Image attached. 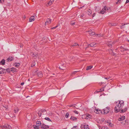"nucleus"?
Instances as JSON below:
<instances>
[{
  "instance_id": "f257e3e1",
  "label": "nucleus",
  "mask_w": 129,
  "mask_h": 129,
  "mask_svg": "<svg viewBox=\"0 0 129 129\" xmlns=\"http://www.w3.org/2000/svg\"><path fill=\"white\" fill-rule=\"evenodd\" d=\"M116 106L115 107L114 109L115 112L117 113L120 111V113H123L125 112L127 109L126 108L124 109H122L124 106V102L123 101H119L116 102Z\"/></svg>"
},
{
  "instance_id": "f03ea898",
  "label": "nucleus",
  "mask_w": 129,
  "mask_h": 129,
  "mask_svg": "<svg viewBox=\"0 0 129 129\" xmlns=\"http://www.w3.org/2000/svg\"><path fill=\"white\" fill-rule=\"evenodd\" d=\"M31 56L35 59H39V55L36 52H31Z\"/></svg>"
},
{
  "instance_id": "7ed1b4c3",
  "label": "nucleus",
  "mask_w": 129,
  "mask_h": 129,
  "mask_svg": "<svg viewBox=\"0 0 129 129\" xmlns=\"http://www.w3.org/2000/svg\"><path fill=\"white\" fill-rule=\"evenodd\" d=\"M2 129H11V126L8 124H5L4 125H2L1 126Z\"/></svg>"
},
{
  "instance_id": "20e7f679",
  "label": "nucleus",
  "mask_w": 129,
  "mask_h": 129,
  "mask_svg": "<svg viewBox=\"0 0 129 129\" xmlns=\"http://www.w3.org/2000/svg\"><path fill=\"white\" fill-rule=\"evenodd\" d=\"M60 66L59 67V69L62 70H64V69L66 67L64 64L61 63H60Z\"/></svg>"
},
{
  "instance_id": "39448f33",
  "label": "nucleus",
  "mask_w": 129,
  "mask_h": 129,
  "mask_svg": "<svg viewBox=\"0 0 129 129\" xmlns=\"http://www.w3.org/2000/svg\"><path fill=\"white\" fill-rule=\"evenodd\" d=\"M104 114H107L110 111L109 108L108 107H107L104 109Z\"/></svg>"
},
{
  "instance_id": "423d86ee",
  "label": "nucleus",
  "mask_w": 129,
  "mask_h": 129,
  "mask_svg": "<svg viewBox=\"0 0 129 129\" xmlns=\"http://www.w3.org/2000/svg\"><path fill=\"white\" fill-rule=\"evenodd\" d=\"M105 124H107V125L110 126H113V124H111L110 120H108L105 121Z\"/></svg>"
},
{
  "instance_id": "0eeeda50",
  "label": "nucleus",
  "mask_w": 129,
  "mask_h": 129,
  "mask_svg": "<svg viewBox=\"0 0 129 129\" xmlns=\"http://www.w3.org/2000/svg\"><path fill=\"white\" fill-rule=\"evenodd\" d=\"M107 8V7L105 6L104 8L102 9V10L100 11V13L103 14H104L105 12V11L106 10Z\"/></svg>"
},
{
  "instance_id": "6e6552de",
  "label": "nucleus",
  "mask_w": 129,
  "mask_h": 129,
  "mask_svg": "<svg viewBox=\"0 0 129 129\" xmlns=\"http://www.w3.org/2000/svg\"><path fill=\"white\" fill-rule=\"evenodd\" d=\"M36 124L38 125V126H35V127L34 128L35 129H36V128H39V126L41 124V122L39 121H37L36 122Z\"/></svg>"
},
{
  "instance_id": "1a4fd4ad",
  "label": "nucleus",
  "mask_w": 129,
  "mask_h": 129,
  "mask_svg": "<svg viewBox=\"0 0 129 129\" xmlns=\"http://www.w3.org/2000/svg\"><path fill=\"white\" fill-rule=\"evenodd\" d=\"M83 116H84L86 119H88L89 118H91L92 117L91 115L88 114H86L85 115H83Z\"/></svg>"
},
{
  "instance_id": "9d476101",
  "label": "nucleus",
  "mask_w": 129,
  "mask_h": 129,
  "mask_svg": "<svg viewBox=\"0 0 129 129\" xmlns=\"http://www.w3.org/2000/svg\"><path fill=\"white\" fill-rule=\"evenodd\" d=\"M51 19L49 18L47 19L46 22L45 23V25L51 23Z\"/></svg>"
},
{
  "instance_id": "9b49d317",
  "label": "nucleus",
  "mask_w": 129,
  "mask_h": 129,
  "mask_svg": "<svg viewBox=\"0 0 129 129\" xmlns=\"http://www.w3.org/2000/svg\"><path fill=\"white\" fill-rule=\"evenodd\" d=\"M94 112L96 114H99L101 113V111L99 109H96V108L94 109Z\"/></svg>"
},
{
  "instance_id": "f8f14e48",
  "label": "nucleus",
  "mask_w": 129,
  "mask_h": 129,
  "mask_svg": "<svg viewBox=\"0 0 129 129\" xmlns=\"http://www.w3.org/2000/svg\"><path fill=\"white\" fill-rule=\"evenodd\" d=\"M41 127L42 128L46 129L47 128H48L49 126L48 125H46L44 124H42L41 125Z\"/></svg>"
},
{
  "instance_id": "ddd939ff",
  "label": "nucleus",
  "mask_w": 129,
  "mask_h": 129,
  "mask_svg": "<svg viewBox=\"0 0 129 129\" xmlns=\"http://www.w3.org/2000/svg\"><path fill=\"white\" fill-rule=\"evenodd\" d=\"M34 16H33L29 18V22H31L34 21Z\"/></svg>"
},
{
  "instance_id": "4468645a",
  "label": "nucleus",
  "mask_w": 129,
  "mask_h": 129,
  "mask_svg": "<svg viewBox=\"0 0 129 129\" xmlns=\"http://www.w3.org/2000/svg\"><path fill=\"white\" fill-rule=\"evenodd\" d=\"M120 51H123L124 50H128V49L125 48L123 47L122 46H121L120 47Z\"/></svg>"
},
{
  "instance_id": "2eb2a0df",
  "label": "nucleus",
  "mask_w": 129,
  "mask_h": 129,
  "mask_svg": "<svg viewBox=\"0 0 129 129\" xmlns=\"http://www.w3.org/2000/svg\"><path fill=\"white\" fill-rule=\"evenodd\" d=\"M70 119L72 120L75 121H76L77 120V118L76 117L73 116H72L70 118Z\"/></svg>"
},
{
  "instance_id": "dca6fc26",
  "label": "nucleus",
  "mask_w": 129,
  "mask_h": 129,
  "mask_svg": "<svg viewBox=\"0 0 129 129\" xmlns=\"http://www.w3.org/2000/svg\"><path fill=\"white\" fill-rule=\"evenodd\" d=\"M125 118V117L124 116H122L120 118L118 119V120L119 121H122L124 120Z\"/></svg>"
},
{
  "instance_id": "f3484780",
  "label": "nucleus",
  "mask_w": 129,
  "mask_h": 129,
  "mask_svg": "<svg viewBox=\"0 0 129 129\" xmlns=\"http://www.w3.org/2000/svg\"><path fill=\"white\" fill-rule=\"evenodd\" d=\"M37 75L38 76L40 77H41L42 76L41 72V71L38 72L37 73Z\"/></svg>"
},
{
  "instance_id": "a211bd4d",
  "label": "nucleus",
  "mask_w": 129,
  "mask_h": 129,
  "mask_svg": "<svg viewBox=\"0 0 129 129\" xmlns=\"http://www.w3.org/2000/svg\"><path fill=\"white\" fill-rule=\"evenodd\" d=\"M11 71L13 73H14V72H17L16 69L14 68H11Z\"/></svg>"
},
{
  "instance_id": "6ab92c4d",
  "label": "nucleus",
  "mask_w": 129,
  "mask_h": 129,
  "mask_svg": "<svg viewBox=\"0 0 129 129\" xmlns=\"http://www.w3.org/2000/svg\"><path fill=\"white\" fill-rule=\"evenodd\" d=\"M13 58H14L13 57H10L7 59V60L8 61H10L12 60Z\"/></svg>"
},
{
  "instance_id": "aec40b11",
  "label": "nucleus",
  "mask_w": 129,
  "mask_h": 129,
  "mask_svg": "<svg viewBox=\"0 0 129 129\" xmlns=\"http://www.w3.org/2000/svg\"><path fill=\"white\" fill-rule=\"evenodd\" d=\"M5 60L4 59H3L0 62V64L4 65L5 64Z\"/></svg>"
},
{
  "instance_id": "412c9836",
  "label": "nucleus",
  "mask_w": 129,
  "mask_h": 129,
  "mask_svg": "<svg viewBox=\"0 0 129 129\" xmlns=\"http://www.w3.org/2000/svg\"><path fill=\"white\" fill-rule=\"evenodd\" d=\"M54 1V0H50V1L48 2V5L49 6H50L52 3V2H53Z\"/></svg>"
},
{
  "instance_id": "4be33fe9",
  "label": "nucleus",
  "mask_w": 129,
  "mask_h": 129,
  "mask_svg": "<svg viewBox=\"0 0 129 129\" xmlns=\"http://www.w3.org/2000/svg\"><path fill=\"white\" fill-rule=\"evenodd\" d=\"M19 110V109L17 107H16L15 108H14V111L15 113H17L18 112Z\"/></svg>"
},
{
  "instance_id": "5701e85b",
  "label": "nucleus",
  "mask_w": 129,
  "mask_h": 129,
  "mask_svg": "<svg viewBox=\"0 0 129 129\" xmlns=\"http://www.w3.org/2000/svg\"><path fill=\"white\" fill-rule=\"evenodd\" d=\"M92 67L93 66H89L87 67L86 69V70H88L91 69L92 68Z\"/></svg>"
},
{
  "instance_id": "b1692460",
  "label": "nucleus",
  "mask_w": 129,
  "mask_h": 129,
  "mask_svg": "<svg viewBox=\"0 0 129 129\" xmlns=\"http://www.w3.org/2000/svg\"><path fill=\"white\" fill-rule=\"evenodd\" d=\"M76 22L74 21H71L70 22L71 24L72 25H74L75 24Z\"/></svg>"
},
{
  "instance_id": "393cba45",
  "label": "nucleus",
  "mask_w": 129,
  "mask_h": 129,
  "mask_svg": "<svg viewBox=\"0 0 129 129\" xmlns=\"http://www.w3.org/2000/svg\"><path fill=\"white\" fill-rule=\"evenodd\" d=\"M96 44V43H91L90 44H89L88 45V46H90L92 47L94 46V45H95Z\"/></svg>"
},
{
  "instance_id": "a878e982",
  "label": "nucleus",
  "mask_w": 129,
  "mask_h": 129,
  "mask_svg": "<svg viewBox=\"0 0 129 129\" xmlns=\"http://www.w3.org/2000/svg\"><path fill=\"white\" fill-rule=\"evenodd\" d=\"M86 125L85 124H82L81 126V128L82 129H84V127H86Z\"/></svg>"
},
{
  "instance_id": "bb28decb",
  "label": "nucleus",
  "mask_w": 129,
  "mask_h": 129,
  "mask_svg": "<svg viewBox=\"0 0 129 129\" xmlns=\"http://www.w3.org/2000/svg\"><path fill=\"white\" fill-rule=\"evenodd\" d=\"M20 64L19 63H15L14 64V65L16 67L19 66L20 65Z\"/></svg>"
},
{
  "instance_id": "cd10ccee",
  "label": "nucleus",
  "mask_w": 129,
  "mask_h": 129,
  "mask_svg": "<svg viewBox=\"0 0 129 129\" xmlns=\"http://www.w3.org/2000/svg\"><path fill=\"white\" fill-rule=\"evenodd\" d=\"M99 129H107V127L106 126H102V127H99Z\"/></svg>"
},
{
  "instance_id": "c85d7f7f",
  "label": "nucleus",
  "mask_w": 129,
  "mask_h": 129,
  "mask_svg": "<svg viewBox=\"0 0 129 129\" xmlns=\"http://www.w3.org/2000/svg\"><path fill=\"white\" fill-rule=\"evenodd\" d=\"M0 70H1V72H3V73H5L6 72L5 70V69H3V68L0 67Z\"/></svg>"
},
{
  "instance_id": "c756f323",
  "label": "nucleus",
  "mask_w": 129,
  "mask_h": 129,
  "mask_svg": "<svg viewBox=\"0 0 129 129\" xmlns=\"http://www.w3.org/2000/svg\"><path fill=\"white\" fill-rule=\"evenodd\" d=\"M91 13H92L91 10L90 9H89L88 11V12L87 13V14L88 15H90V14H91Z\"/></svg>"
},
{
  "instance_id": "7c9ffc66",
  "label": "nucleus",
  "mask_w": 129,
  "mask_h": 129,
  "mask_svg": "<svg viewBox=\"0 0 129 129\" xmlns=\"http://www.w3.org/2000/svg\"><path fill=\"white\" fill-rule=\"evenodd\" d=\"M45 119L48 120L49 121L51 122V121L50 120V119L48 117H45Z\"/></svg>"
},
{
  "instance_id": "2f4dec72",
  "label": "nucleus",
  "mask_w": 129,
  "mask_h": 129,
  "mask_svg": "<svg viewBox=\"0 0 129 129\" xmlns=\"http://www.w3.org/2000/svg\"><path fill=\"white\" fill-rule=\"evenodd\" d=\"M69 113H67L66 114V115L65 116V117L66 118H68V116H69Z\"/></svg>"
},
{
  "instance_id": "473e14b6",
  "label": "nucleus",
  "mask_w": 129,
  "mask_h": 129,
  "mask_svg": "<svg viewBox=\"0 0 129 129\" xmlns=\"http://www.w3.org/2000/svg\"><path fill=\"white\" fill-rule=\"evenodd\" d=\"M6 71H7V72L10 73V72L11 71V68H8L7 69H6Z\"/></svg>"
},
{
  "instance_id": "72a5a7b5",
  "label": "nucleus",
  "mask_w": 129,
  "mask_h": 129,
  "mask_svg": "<svg viewBox=\"0 0 129 129\" xmlns=\"http://www.w3.org/2000/svg\"><path fill=\"white\" fill-rule=\"evenodd\" d=\"M79 71H75L71 73V75H72L73 74H76L77 72H78Z\"/></svg>"
},
{
  "instance_id": "f704fd0d",
  "label": "nucleus",
  "mask_w": 129,
  "mask_h": 129,
  "mask_svg": "<svg viewBox=\"0 0 129 129\" xmlns=\"http://www.w3.org/2000/svg\"><path fill=\"white\" fill-rule=\"evenodd\" d=\"M89 34L90 35H93L95 34L94 32H91V33H89Z\"/></svg>"
},
{
  "instance_id": "c9c22d12",
  "label": "nucleus",
  "mask_w": 129,
  "mask_h": 129,
  "mask_svg": "<svg viewBox=\"0 0 129 129\" xmlns=\"http://www.w3.org/2000/svg\"><path fill=\"white\" fill-rule=\"evenodd\" d=\"M103 35L102 34V35H100V34H99V35H98L97 34H95V36H98L99 37H102L103 36Z\"/></svg>"
},
{
  "instance_id": "e433bc0d",
  "label": "nucleus",
  "mask_w": 129,
  "mask_h": 129,
  "mask_svg": "<svg viewBox=\"0 0 129 129\" xmlns=\"http://www.w3.org/2000/svg\"><path fill=\"white\" fill-rule=\"evenodd\" d=\"M104 88H102L100 89L99 90V91H100V92L103 91H104Z\"/></svg>"
},
{
  "instance_id": "4c0bfd02",
  "label": "nucleus",
  "mask_w": 129,
  "mask_h": 129,
  "mask_svg": "<svg viewBox=\"0 0 129 129\" xmlns=\"http://www.w3.org/2000/svg\"><path fill=\"white\" fill-rule=\"evenodd\" d=\"M38 113L39 117H41V116L42 114L41 112H39Z\"/></svg>"
},
{
  "instance_id": "58836bf2",
  "label": "nucleus",
  "mask_w": 129,
  "mask_h": 129,
  "mask_svg": "<svg viewBox=\"0 0 129 129\" xmlns=\"http://www.w3.org/2000/svg\"><path fill=\"white\" fill-rule=\"evenodd\" d=\"M35 62H34L32 65H31V67H33L35 66Z\"/></svg>"
},
{
  "instance_id": "ea45409f",
  "label": "nucleus",
  "mask_w": 129,
  "mask_h": 129,
  "mask_svg": "<svg viewBox=\"0 0 129 129\" xmlns=\"http://www.w3.org/2000/svg\"><path fill=\"white\" fill-rule=\"evenodd\" d=\"M77 126H75L72 128V129H77Z\"/></svg>"
},
{
  "instance_id": "a19ab883",
  "label": "nucleus",
  "mask_w": 129,
  "mask_h": 129,
  "mask_svg": "<svg viewBox=\"0 0 129 129\" xmlns=\"http://www.w3.org/2000/svg\"><path fill=\"white\" fill-rule=\"evenodd\" d=\"M74 112L75 114H78L79 112L75 110L74 111Z\"/></svg>"
},
{
  "instance_id": "79ce46f5",
  "label": "nucleus",
  "mask_w": 129,
  "mask_h": 129,
  "mask_svg": "<svg viewBox=\"0 0 129 129\" xmlns=\"http://www.w3.org/2000/svg\"><path fill=\"white\" fill-rule=\"evenodd\" d=\"M80 17H81V18L83 17L84 16V14H80Z\"/></svg>"
},
{
  "instance_id": "37998d69",
  "label": "nucleus",
  "mask_w": 129,
  "mask_h": 129,
  "mask_svg": "<svg viewBox=\"0 0 129 129\" xmlns=\"http://www.w3.org/2000/svg\"><path fill=\"white\" fill-rule=\"evenodd\" d=\"M75 105H71V106H70V107H73L75 108H76L75 106Z\"/></svg>"
},
{
  "instance_id": "c03bdc74",
  "label": "nucleus",
  "mask_w": 129,
  "mask_h": 129,
  "mask_svg": "<svg viewBox=\"0 0 129 129\" xmlns=\"http://www.w3.org/2000/svg\"><path fill=\"white\" fill-rule=\"evenodd\" d=\"M110 78V77H104V79H109V78Z\"/></svg>"
},
{
  "instance_id": "a18cd8bd",
  "label": "nucleus",
  "mask_w": 129,
  "mask_h": 129,
  "mask_svg": "<svg viewBox=\"0 0 129 129\" xmlns=\"http://www.w3.org/2000/svg\"><path fill=\"white\" fill-rule=\"evenodd\" d=\"M86 128L85 129H89V128L88 127V126L87 125H86Z\"/></svg>"
},
{
  "instance_id": "49530a36",
  "label": "nucleus",
  "mask_w": 129,
  "mask_h": 129,
  "mask_svg": "<svg viewBox=\"0 0 129 129\" xmlns=\"http://www.w3.org/2000/svg\"><path fill=\"white\" fill-rule=\"evenodd\" d=\"M77 45H78V44L75 43L72 46H76Z\"/></svg>"
},
{
  "instance_id": "de8ad7c7",
  "label": "nucleus",
  "mask_w": 129,
  "mask_h": 129,
  "mask_svg": "<svg viewBox=\"0 0 129 129\" xmlns=\"http://www.w3.org/2000/svg\"><path fill=\"white\" fill-rule=\"evenodd\" d=\"M57 27V26L55 27H52L51 28V29H55Z\"/></svg>"
},
{
  "instance_id": "09e8293b",
  "label": "nucleus",
  "mask_w": 129,
  "mask_h": 129,
  "mask_svg": "<svg viewBox=\"0 0 129 129\" xmlns=\"http://www.w3.org/2000/svg\"><path fill=\"white\" fill-rule=\"evenodd\" d=\"M9 115L11 117H13V115H11V113H10L9 114Z\"/></svg>"
},
{
  "instance_id": "8fccbe9b",
  "label": "nucleus",
  "mask_w": 129,
  "mask_h": 129,
  "mask_svg": "<svg viewBox=\"0 0 129 129\" xmlns=\"http://www.w3.org/2000/svg\"><path fill=\"white\" fill-rule=\"evenodd\" d=\"M92 31V30H89L87 31L86 32H88L89 33H91V32Z\"/></svg>"
},
{
  "instance_id": "3c124183",
  "label": "nucleus",
  "mask_w": 129,
  "mask_h": 129,
  "mask_svg": "<svg viewBox=\"0 0 129 129\" xmlns=\"http://www.w3.org/2000/svg\"><path fill=\"white\" fill-rule=\"evenodd\" d=\"M100 92V91H95V92H94V93H97L98 92Z\"/></svg>"
},
{
  "instance_id": "603ef678",
  "label": "nucleus",
  "mask_w": 129,
  "mask_h": 129,
  "mask_svg": "<svg viewBox=\"0 0 129 129\" xmlns=\"http://www.w3.org/2000/svg\"><path fill=\"white\" fill-rule=\"evenodd\" d=\"M125 25V24H124L122 25H121V26H120V27H121V28H123V25Z\"/></svg>"
},
{
  "instance_id": "864d4df0",
  "label": "nucleus",
  "mask_w": 129,
  "mask_h": 129,
  "mask_svg": "<svg viewBox=\"0 0 129 129\" xmlns=\"http://www.w3.org/2000/svg\"><path fill=\"white\" fill-rule=\"evenodd\" d=\"M117 1L119 2V3H121V0H117Z\"/></svg>"
},
{
  "instance_id": "5fc2aeb1",
  "label": "nucleus",
  "mask_w": 129,
  "mask_h": 129,
  "mask_svg": "<svg viewBox=\"0 0 129 129\" xmlns=\"http://www.w3.org/2000/svg\"><path fill=\"white\" fill-rule=\"evenodd\" d=\"M24 84V82H23L21 83L20 84L21 85H23Z\"/></svg>"
},
{
  "instance_id": "6e6d98bb",
  "label": "nucleus",
  "mask_w": 129,
  "mask_h": 129,
  "mask_svg": "<svg viewBox=\"0 0 129 129\" xmlns=\"http://www.w3.org/2000/svg\"><path fill=\"white\" fill-rule=\"evenodd\" d=\"M129 2V0H126L125 3H127Z\"/></svg>"
},
{
  "instance_id": "4d7b16f0",
  "label": "nucleus",
  "mask_w": 129,
  "mask_h": 129,
  "mask_svg": "<svg viewBox=\"0 0 129 129\" xmlns=\"http://www.w3.org/2000/svg\"><path fill=\"white\" fill-rule=\"evenodd\" d=\"M3 72H1V71L0 70V74H3Z\"/></svg>"
},
{
  "instance_id": "13d9d810",
  "label": "nucleus",
  "mask_w": 129,
  "mask_h": 129,
  "mask_svg": "<svg viewBox=\"0 0 129 129\" xmlns=\"http://www.w3.org/2000/svg\"><path fill=\"white\" fill-rule=\"evenodd\" d=\"M95 13H94V14H93V15H92V17H93L94 16V15H95Z\"/></svg>"
},
{
  "instance_id": "bf43d9fd",
  "label": "nucleus",
  "mask_w": 129,
  "mask_h": 129,
  "mask_svg": "<svg viewBox=\"0 0 129 129\" xmlns=\"http://www.w3.org/2000/svg\"><path fill=\"white\" fill-rule=\"evenodd\" d=\"M118 3H119V2H118L117 1V2H116V4H118Z\"/></svg>"
},
{
  "instance_id": "052dcab7",
  "label": "nucleus",
  "mask_w": 129,
  "mask_h": 129,
  "mask_svg": "<svg viewBox=\"0 0 129 129\" xmlns=\"http://www.w3.org/2000/svg\"><path fill=\"white\" fill-rule=\"evenodd\" d=\"M2 0H0V2L1 3H2V2L1 1Z\"/></svg>"
},
{
  "instance_id": "680f3d73",
  "label": "nucleus",
  "mask_w": 129,
  "mask_h": 129,
  "mask_svg": "<svg viewBox=\"0 0 129 129\" xmlns=\"http://www.w3.org/2000/svg\"><path fill=\"white\" fill-rule=\"evenodd\" d=\"M84 127V129H85L86 128V127Z\"/></svg>"
},
{
  "instance_id": "e2e57ef3",
  "label": "nucleus",
  "mask_w": 129,
  "mask_h": 129,
  "mask_svg": "<svg viewBox=\"0 0 129 129\" xmlns=\"http://www.w3.org/2000/svg\"><path fill=\"white\" fill-rule=\"evenodd\" d=\"M83 7V6L82 7H80V8H81L82 7Z\"/></svg>"
},
{
  "instance_id": "0e129e2a",
  "label": "nucleus",
  "mask_w": 129,
  "mask_h": 129,
  "mask_svg": "<svg viewBox=\"0 0 129 129\" xmlns=\"http://www.w3.org/2000/svg\"><path fill=\"white\" fill-rule=\"evenodd\" d=\"M1 98L0 97V101H1Z\"/></svg>"
},
{
  "instance_id": "69168bd1",
  "label": "nucleus",
  "mask_w": 129,
  "mask_h": 129,
  "mask_svg": "<svg viewBox=\"0 0 129 129\" xmlns=\"http://www.w3.org/2000/svg\"><path fill=\"white\" fill-rule=\"evenodd\" d=\"M63 129H67V128H63Z\"/></svg>"
},
{
  "instance_id": "338daca9",
  "label": "nucleus",
  "mask_w": 129,
  "mask_h": 129,
  "mask_svg": "<svg viewBox=\"0 0 129 129\" xmlns=\"http://www.w3.org/2000/svg\"><path fill=\"white\" fill-rule=\"evenodd\" d=\"M46 6H48V5H46Z\"/></svg>"
},
{
  "instance_id": "774afa93",
  "label": "nucleus",
  "mask_w": 129,
  "mask_h": 129,
  "mask_svg": "<svg viewBox=\"0 0 129 129\" xmlns=\"http://www.w3.org/2000/svg\"><path fill=\"white\" fill-rule=\"evenodd\" d=\"M128 42H129V40H128Z\"/></svg>"
}]
</instances>
